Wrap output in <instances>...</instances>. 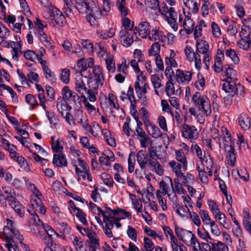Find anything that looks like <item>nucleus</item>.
Segmentation results:
<instances>
[{"instance_id": "nucleus-27", "label": "nucleus", "mask_w": 251, "mask_h": 251, "mask_svg": "<svg viewBox=\"0 0 251 251\" xmlns=\"http://www.w3.org/2000/svg\"><path fill=\"white\" fill-rule=\"evenodd\" d=\"M62 142V140L58 138L56 140V142H52L50 143L51 149L53 152H55V153L62 152L63 147L61 145Z\"/></svg>"}, {"instance_id": "nucleus-38", "label": "nucleus", "mask_w": 251, "mask_h": 251, "mask_svg": "<svg viewBox=\"0 0 251 251\" xmlns=\"http://www.w3.org/2000/svg\"><path fill=\"white\" fill-rule=\"evenodd\" d=\"M87 236L90 240L91 245H100L99 239L96 238V234L95 231H89L86 234Z\"/></svg>"}, {"instance_id": "nucleus-42", "label": "nucleus", "mask_w": 251, "mask_h": 251, "mask_svg": "<svg viewBox=\"0 0 251 251\" xmlns=\"http://www.w3.org/2000/svg\"><path fill=\"white\" fill-rule=\"evenodd\" d=\"M83 49H86L88 52H93L94 46L90 40L82 39L81 41Z\"/></svg>"}, {"instance_id": "nucleus-61", "label": "nucleus", "mask_w": 251, "mask_h": 251, "mask_svg": "<svg viewBox=\"0 0 251 251\" xmlns=\"http://www.w3.org/2000/svg\"><path fill=\"white\" fill-rule=\"evenodd\" d=\"M12 158L15 160L21 167L25 166L26 163V160L23 156L20 155L19 153L13 156Z\"/></svg>"}, {"instance_id": "nucleus-55", "label": "nucleus", "mask_w": 251, "mask_h": 251, "mask_svg": "<svg viewBox=\"0 0 251 251\" xmlns=\"http://www.w3.org/2000/svg\"><path fill=\"white\" fill-rule=\"evenodd\" d=\"M78 122L80 124L82 127L86 131L90 132L94 136H96L97 134H94V130L92 128L91 126L86 122H83L82 119H80Z\"/></svg>"}, {"instance_id": "nucleus-3", "label": "nucleus", "mask_w": 251, "mask_h": 251, "mask_svg": "<svg viewBox=\"0 0 251 251\" xmlns=\"http://www.w3.org/2000/svg\"><path fill=\"white\" fill-rule=\"evenodd\" d=\"M96 7V0H92L91 2L84 6V11L82 12L80 10H77L82 14H86V21L90 24L91 26L96 27L98 25L97 18L94 16V8Z\"/></svg>"}, {"instance_id": "nucleus-34", "label": "nucleus", "mask_w": 251, "mask_h": 251, "mask_svg": "<svg viewBox=\"0 0 251 251\" xmlns=\"http://www.w3.org/2000/svg\"><path fill=\"white\" fill-rule=\"evenodd\" d=\"M25 100L26 102L30 105V110H32L34 108V106L38 104L35 97L31 94L26 95L25 97Z\"/></svg>"}, {"instance_id": "nucleus-58", "label": "nucleus", "mask_w": 251, "mask_h": 251, "mask_svg": "<svg viewBox=\"0 0 251 251\" xmlns=\"http://www.w3.org/2000/svg\"><path fill=\"white\" fill-rule=\"evenodd\" d=\"M105 63L108 71L110 72L113 73L115 71V63L113 58H106L105 59Z\"/></svg>"}, {"instance_id": "nucleus-60", "label": "nucleus", "mask_w": 251, "mask_h": 251, "mask_svg": "<svg viewBox=\"0 0 251 251\" xmlns=\"http://www.w3.org/2000/svg\"><path fill=\"white\" fill-rule=\"evenodd\" d=\"M193 59L195 61V66L196 68L200 71L201 67V56L197 52H194Z\"/></svg>"}, {"instance_id": "nucleus-57", "label": "nucleus", "mask_w": 251, "mask_h": 251, "mask_svg": "<svg viewBox=\"0 0 251 251\" xmlns=\"http://www.w3.org/2000/svg\"><path fill=\"white\" fill-rule=\"evenodd\" d=\"M191 150L192 152L195 151V152L197 153L198 157L200 159L201 161H203L204 160L202 156V151L197 144L192 145V146L191 147Z\"/></svg>"}, {"instance_id": "nucleus-21", "label": "nucleus", "mask_w": 251, "mask_h": 251, "mask_svg": "<svg viewBox=\"0 0 251 251\" xmlns=\"http://www.w3.org/2000/svg\"><path fill=\"white\" fill-rule=\"evenodd\" d=\"M169 165L172 168L173 171L175 173L176 176L178 178L183 176L182 165L177 163L175 161H171L169 163Z\"/></svg>"}, {"instance_id": "nucleus-1", "label": "nucleus", "mask_w": 251, "mask_h": 251, "mask_svg": "<svg viewBox=\"0 0 251 251\" xmlns=\"http://www.w3.org/2000/svg\"><path fill=\"white\" fill-rule=\"evenodd\" d=\"M48 20L50 25L54 26V22L57 25L62 26L66 22V18L62 12L56 7L48 2Z\"/></svg>"}, {"instance_id": "nucleus-50", "label": "nucleus", "mask_w": 251, "mask_h": 251, "mask_svg": "<svg viewBox=\"0 0 251 251\" xmlns=\"http://www.w3.org/2000/svg\"><path fill=\"white\" fill-rule=\"evenodd\" d=\"M76 216L79 222L85 226L88 225V222L86 220V214L81 209L80 211L77 212Z\"/></svg>"}, {"instance_id": "nucleus-16", "label": "nucleus", "mask_w": 251, "mask_h": 251, "mask_svg": "<svg viewBox=\"0 0 251 251\" xmlns=\"http://www.w3.org/2000/svg\"><path fill=\"white\" fill-rule=\"evenodd\" d=\"M56 103L57 109L62 116L64 115V111H69L72 109V107L69 105L67 101L63 100L61 97L57 99Z\"/></svg>"}, {"instance_id": "nucleus-64", "label": "nucleus", "mask_w": 251, "mask_h": 251, "mask_svg": "<svg viewBox=\"0 0 251 251\" xmlns=\"http://www.w3.org/2000/svg\"><path fill=\"white\" fill-rule=\"evenodd\" d=\"M27 81H29L31 83L33 82H38L39 75H38L33 72H30L27 75Z\"/></svg>"}, {"instance_id": "nucleus-56", "label": "nucleus", "mask_w": 251, "mask_h": 251, "mask_svg": "<svg viewBox=\"0 0 251 251\" xmlns=\"http://www.w3.org/2000/svg\"><path fill=\"white\" fill-rule=\"evenodd\" d=\"M199 214L204 224L207 225L208 224V222L211 221L210 217L205 210L201 209L199 212Z\"/></svg>"}, {"instance_id": "nucleus-23", "label": "nucleus", "mask_w": 251, "mask_h": 251, "mask_svg": "<svg viewBox=\"0 0 251 251\" xmlns=\"http://www.w3.org/2000/svg\"><path fill=\"white\" fill-rule=\"evenodd\" d=\"M104 81V74H101L99 76H97L94 78L93 83L90 84V87L89 88H93L94 90L98 91L99 87L102 86L103 85Z\"/></svg>"}, {"instance_id": "nucleus-6", "label": "nucleus", "mask_w": 251, "mask_h": 251, "mask_svg": "<svg viewBox=\"0 0 251 251\" xmlns=\"http://www.w3.org/2000/svg\"><path fill=\"white\" fill-rule=\"evenodd\" d=\"M24 56L26 59L33 61L34 59L37 58L38 60L40 62L43 67L45 76L47 77V68H46L47 66L46 65L47 62L46 60H43L42 58L39 57V54H37L34 51L31 50H27L25 51Z\"/></svg>"}, {"instance_id": "nucleus-26", "label": "nucleus", "mask_w": 251, "mask_h": 251, "mask_svg": "<svg viewBox=\"0 0 251 251\" xmlns=\"http://www.w3.org/2000/svg\"><path fill=\"white\" fill-rule=\"evenodd\" d=\"M115 215L119 217H118V220L125 219L126 218L130 219L132 217L130 212L119 207L117 208V211H115Z\"/></svg>"}, {"instance_id": "nucleus-45", "label": "nucleus", "mask_w": 251, "mask_h": 251, "mask_svg": "<svg viewBox=\"0 0 251 251\" xmlns=\"http://www.w3.org/2000/svg\"><path fill=\"white\" fill-rule=\"evenodd\" d=\"M129 238L134 242L137 241V231L136 229L130 226H128L126 231Z\"/></svg>"}, {"instance_id": "nucleus-52", "label": "nucleus", "mask_w": 251, "mask_h": 251, "mask_svg": "<svg viewBox=\"0 0 251 251\" xmlns=\"http://www.w3.org/2000/svg\"><path fill=\"white\" fill-rule=\"evenodd\" d=\"M144 246L146 250H153L154 245L153 242L148 237H144Z\"/></svg>"}, {"instance_id": "nucleus-40", "label": "nucleus", "mask_w": 251, "mask_h": 251, "mask_svg": "<svg viewBox=\"0 0 251 251\" xmlns=\"http://www.w3.org/2000/svg\"><path fill=\"white\" fill-rule=\"evenodd\" d=\"M70 70L69 69L65 68L62 70V72L60 76V79L62 81L65 83L67 84L70 81Z\"/></svg>"}, {"instance_id": "nucleus-41", "label": "nucleus", "mask_w": 251, "mask_h": 251, "mask_svg": "<svg viewBox=\"0 0 251 251\" xmlns=\"http://www.w3.org/2000/svg\"><path fill=\"white\" fill-rule=\"evenodd\" d=\"M175 230L178 239L182 241L183 243L186 244L187 241L183 239L184 234L183 232L184 231H187V230L178 227L176 225L175 227ZM187 232L190 234H192V232L190 231H187Z\"/></svg>"}, {"instance_id": "nucleus-35", "label": "nucleus", "mask_w": 251, "mask_h": 251, "mask_svg": "<svg viewBox=\"0 0 251 251\" xmlns=\"http://www.w3.org/2000/svg\"><path fill=\"white\" fill-rule=\"evenodd\" d=\"M120 41L123 46L125 47H130L133 42V36L130 33L129 35L120 39Z\"/></svg>"}, {"instance_id": "nucleus-18", "label": "nucleus", "mask_w": 251, "mask_h": 251, "mask_svg": "<svg viewBox=\"0 0 251 251\" xmlns=\"http://www.w3.org/2000/svg\"><path fill=\"white\" fill-rule=\"evenodd\" d=\"M175 153L176 159L182 164V170L184 172H185L187 170L188 167L187 161L185 154L182 150H176Z\"/></svg>"}, {"instance_id": "nucleus-33", "label": "nucleus", "mask_w": 251, "mask_h": 251, "mask_svg": "<svg viewBox=\"0 0 251 251\" xmlns=\"http://www.w3.org/2000/svg\"><path fill=\"white\" fill-rule=\"evenodd\" d=\"M160 51V45L158 42L153 43L149 50V54L150 56H155L159 54Z\"/></svg>"}, {"instance_id": "nucleus-36", "label": "nucleus", "mask_w": 251, "mask_h": 251, "mask_svg": "<svg viewBox=\"0 0 251 251\" xmlns=\"http://www.w3.org/2000/svg\"><path fill=\"white\" fill-rule=\"evenodd\" d=\"M75 89L77 92L81 94V95H84V93L86 92V87L85 83L82 80H77L75 83Z\"/></svg>"}, {"instance_id": "nucleus-22", "label": "nucleus", "mask_w": 251, "mask_h": 251, "mask_svg": "<svg viewBox=\"0 0 251 251\" xmlns=\"http://www.w3.org/2000/svg\"><path fill=\"white\" fill-rule=\"evenodd\" d=\"M9 204L14 209L20 217H23L24 216L25 208L17 200L9 203Z\"/></svg>"}, {"instance_id": "nucleus-12", "label": "nucleus", "mask_w": 251, "mask_h": 251, "mask_svg": "<svg viewBox=\"0 0 251 251\" xmlns=\"http://www.w3.org/2000/svg\"><path fill=\"white\" fill-rule=\"evenodd\" d=\"M35 25L40 41L42 43L47 42L46 35L43 31V29L46 27V25H44L42 24L41 20L39 18H36V21L35 22Z\"/></svg>"}, {"instance_id": "nucleus-8", "label": "nucleus", "mask_w": 251, "mask_h": 251, "mask_svg": "<svg viewBox=\"0 0 251 251\" xmlns=\"http://www.w3.org/2000/svg\"><path fill=\"white\" fill-rule=\"evenodd\" d=\"M149 154L144 150L139 151L136 155L137 161L142 170H145L148 164Z\"/></svg>"}, {"instance_id": "nucleus-13", "label": "nucleus", "mask_w": 251, "mask_h": 251, "mask_svg": "<svg viewBox=\"0 0 251 251\" xmlns=\"http://www.w3.org/2000/svg\"><path fill=\"white\" fill-rule=\"evenodd\" d=\"M222 85V90L227 94L228 97H233L237 94V90L236 87V83L234 82V84H231L232 81H225Z\"/></svg>"}, {"instance_id": "nucleus-39", "label": "nucleus", "mask_w": 251, "mask_h": 251, "mask_svg": "<svg viewBox=\"0 0 251 251\" xmlns=\"http://www.w3.org/2000/svg\"><path fill=\"white\" fill-rule=\"evenodd\" d=\"M131 121V118L130 117L128 116L126 119V122H125L123 126V129L124 132L125 133V134L127 136H130V130H131V132L134 133V135H133V137H134V135H136L135 133V132L133 131H132V130L129 127V123Z\"/></svg>"}, {"instance_id": "nucleus-44", "label": "nucleus", "mask_w": 251, "mask_h": 251, "mask_svg": "<svg viewBox=\"0 0 251 251\" xmlns=\"http://www.w3.org/2000/svg\"><path fill=\"white\" fill-rule=\"evenodd\" d=\"M74 92H72L71 90L69 89V87L67 86H64L62 90V94L63 95L62 99L63 100H65L67 101L70 100L71 96L73 95Z\"/></svg>"}, {"instance_id": "nucleus-4", "label": "nucleus", "mask_w": 251, "mask_h": 251, "mask_svg": "<svg viewBox=\"0 0 251 251\" xmlns=\"http://www.w3.org/2000/svg\"><path fill=\"white\" fill-rule=\"evenodd\" d=\"M182 136L189 139H196L198 138L197 129L194 126H189L184 124L181 126Z\"/></svg>"}, {"instance_id": "nucleus-28", "label": "nucleus", "mask_w": 251, "mask_h": 251, "mask_svg": "<svg viewBox=\"0 0 251 251\" xmlns=\"http://www.w3.org/2000/svg\"><path fill=\"white\" fill-rule=\"evenodd\" d=\"M209 244H211L212 251H226L228 250V247L220 241L216 244L210 242Z\"/></svg>"}, {"instance_id": "nucleus-29", "label": "nucleus", "mask_w": 251, "mask_h": 251, "mask_svg": "<svg viewBox=\"0 0 251 251\" xmlns=\"http://www.w3.org/2000/svg\"><path fill=\"white\" fill-rule=\"evenodd\" d=\"M31 215V218L34 220V223L33 224H37L39 226H41L42 229L46 230V226L39 218V216L34 211L30 212L28 211Z\"/></svg>"}, {"instance_id": "nucleus-31", "label": "nucleus", "mask_w": 251, "mask_h": 251, "mask_svg": "<svg viewBox=\"0 0 251 251\" xmlns=\"http://www.w3.org/2000/svg\"><path fill=\"white\" fill-rule=\"evenodd\" d=\"M127 162L128 172L132 173L134 171L135 163L134 154L132 152H130L129 154Z\"/></svg>"}, {"instance_id": "nucleus-25", "label": "nucleus", "mask_w": 251, "mask_h": 251, "mask_svg": "<svg viewBox=\"0 0 251 251\" xmlns=\"http://www.w3.org/2000/svg\"><path fill=\"white\" fill-rule=\"evenodd\" d=\"M36 87L39 92L38 97L40 102V105L45 110H46V99L45 97L44 90L42 86L40 84H36Z\"/></svg>"}, {"instance_id": "nucleus-59", "label": "nucleus", "mask_w": 251, "mask_h": 251, "mask_svg": "<svg viewBox=\"0 0 251 251\" xmlns=\"http://www.w3.org/2000/svg\"><path fill=\"white\" fill-rule=\"evenodd\" d=\"M197 77L198 81L195 82V86L199 90L200 89L199 88L198 83H199L201 87H203L205 85V80L204 76L200 73H198Z\"/></svg>"}, {"instance_id": "nucleus-7", "label": "nucleus", "mask_w": 251, "mask_h": 251, "mask_svg": "<svg viewBox=\"0 0 251 251\" xmlns=\"http://www.w3.org/2000/svg\"><path fill=\"white\" fill-rule=\"evenodd\" d=\"M31 188L34 189L33 194L31 196V202L33 206L39 207L43 205L42 199L44 198L42 194L37 190L35 185H30Z\"/></svg>"}, {"instance_id": "nucleus-46", "label": "nucleus", "mask_w": 251, "mask_h": 251, "mask_svg": "<svg viewBox=\"0 0 251 251\" xmlns=\"http://www.w3.org/2000/svg\"><path fill=\"white\" fill-rule=\"evenodd\" d=\"M122 25L126 30H131L134 27V23L131 24V21L127 17L124 18L122 20Z\"/></svg>"}, {"instance_id": "nucleus-5", "label": "nucleus", "mask_w": 251, "mask_h": 251, "mask_svg": "<svg viewBox=\"0 0 251 251\" xmlns=\"http://www.w3.org/2000/svg\"><path fill=\"white\" fill-rule=\"evenodd\" d=\"M95 60L93 58H82L78 60L77 62V67L81 68L80 70L81 75H84V72L88 68H92L94 67Z\"/></svg>"}, {"instance_id": "nucleus-37", "label": "nucleus", "mask_w": 251, "mask_h": 251, "mask_svg": "<svg viewBox=\"0 0 251 251\" xmlns=\"http://www.w3.org/2000/svg\"><path fill=\"white\" fill-rule=\"evenodd\" d=\"M207 225H210L211 232L213 235L216 236H219L220 235L221 231L215 221H211L210 222H208Z\"/></svg>"}, {"instance_id": "nucleus-48", "label": "nucleus", "mask_w": 251, "mask_h": 251, "mask_svg": "<svg viewBox=\"0 0 251 251\" xmlns=\"http://www.w3.org/2000/svg\"><path fill=\"white\" fill-rule=\"evenodd\" d=\"M160 192L159 190H158L156 192V197L158 199L159 203L160 205L161 206L162 209L164 211H166L167 209V201L164 199V198L160 194Z\"/></svg>"}, {"instance_id": "nucleus-10", "label": "nucleus", "mask_w": 251, "mask_h": 251, "mask_svg": "<svg viewBox=\"0 0 251 251\" xmlns=\"http://www.w3.org/2000/svg\"><path fill=\"white\" fill-rule=\"evenodd\" d=\"M224 148L226 151H227V160L228 164L229 166L233 167L235 165L236 161V156L234 153V147L231 144H230V145L224 144Z\"/></svg>"}, {"instance_id": "nucleus-24", "label": "nucleus", "mask_w": 251, "mask_h": 251, "mask_svg": "<svg viewBox=\"0 0 251 251\" xmlns=\"http://www.w3.org/2000/svg\"><path fill=\"white\" fill-rule=\"evenodd\" d=\"M3 190L5 194H6V199L8 203L16 200V194L13 189L9 186L3 187Z\"/></svg>"}, {"instance_id": "nucleus-11", "label": "nucleus", "mask_w": 251, "mask_h": 251, "mask_svg": "<svg viewBox=\"0 0 251 251\" xmlns=\"http://www.w3.org/2000/svg\"><path fill=\"white\" fill-rule=\"evenodd\" d=\"M224 68L225 70L224 73L226 78L223 79V81H232L233 82H235V83L237 80V74L236 71L230 67V66L227 64L224 65Z\"/></svg>"}, {"instance_id": "nucleus-19", "label": "nucleus", "mask_w": 251, "mask_h": 251, "mask_svg": "<svg viewBox=\"0 0 251 251\" xmlns=\"http://www.w3.org/2000/svg\"><path fill=\"white\" fill-rule=\"evenodd\" d=\"M150 24L147 22H141L139 25V28L140 30L139 35L142 38H146L150 34Z\"/></svg>"}, {"instance_id": "nucleus-54", "label": "nucleus", "mask_w": 251, "mask_h": 251, "mask_svg": "<svg viewBox=\"0 0 251 251\" xmlns=\"http://www.w3.org/2000/svg\"><path fill=\"white\" fill-rule=\"evenodd\" d=\"M86 92H87L88 98L91 102H95L97 100V97L95 94V93L96 94L98 93V91L97 92V90H95L94 89L91 87L89 88Z\"/></svg>"}, {"instance_id": "nucleus-20", "label": "nucleus", "mask_w": 251, "mask_h": 251, "mask_svg": "<svg viewBox=\"0 0 251 251\" xmlns=\"http://www.w3.org/2000/svg\"><path fill=\"white\" fill-rule=\"evenodd\" d=\"M183 12H184V14L185 15V21H189L188 22V24H191V26H188L187 25V24H186V22L185 21L184 22V23H183V27L185 28V30L186 32V34H190L193 32V31L194 30V22L190 18V15H191V13L190 12H188L187 15H185V12L184 9H183Z\"/></svg>"}, {"instance_id": "nucleus-53", "label": "nucleus", "mask_w": 251, "mask_h": 251, "mask_svg": "<svg viewBox=\"0 0 251 251\" xmlns=\"http://www.w3.org/2000/svg\"><path fill=\"white\" fill-rule=\"evenodd\" d=\"M152 133L150 134L154 138H158L162 135V133L159 128L154 125L151 126Z\"/></svg>"}, {"instance_id": "nucleus-49", "label": "nucleus", "mask_w": 251, "mask_h": 251, "mask_svg": "<svg viewBox=\"0 0 251 251\" xmlns=\"http://www.w3.org/2000/svg\"><path fill=\"white\" fill-rule=\"evenodd\" d=\"M155 64L158 69L157 70V69H155V72H158L159 70L160 71H163L164 70V65L163 63V61L160 57V55L159 54H157V55H155Z\"/></svg>"}, {"instance_id": "nucleus-32", "label": "nucleus", "mask_w": 251, "mask_h": 251, "mask_svg": "<svg viewBox=\"0 0 251 251\" xmlns=\"http://www.w3.org/2000/svg\"><path fill=\"white\" fill-rule=\"evenodd\" d=\"M165 75L169 79V82L172 85L173 93H175V87L173 83V77L175 75V73L171 67H167L165 69Z\"/></svg>"}, {"instance_id": "nucleus-17", "label": "nucleus", "mask_w": 251, "mask_h": 251, "mask_svg": "<svg viewBox=\"0 0 251 251\" xmlns=\"http://www.w3.org/2000/svg\"><path fill=\"white\" fill-rule=\"evenodd\" d=\"M239 123L241 128L244 130L248 129L251 126V120L249 116L244 113H242L238 117Z\"/></svg>"}, {"instance_id": "nucleus-30", "label": "nucleus", "mask_w": 251, "mask_h": 251, "mask_svg": "<svg viewBox=\"0 0 251 251\" xmlns=\"http://www.w3.org/2000/svg\"><path fill=\"white\" fill-rule=\"evenodd\" d=\"M225 54L226 56L229 57L235 64H238L239 63V58L233 50L228 49L226 50Z\"/></svg>"}, {"instance_id": "nucleus-63", "label": "nucleus", "mask_w": 251, "mask_h": 251, "mask_svg": "<svg viewBox=\"0 0 251 251\" xmlns=\"http://www.w3.org/2000/svg\"><path fill=\"white\" fill-rule=\"evenodd\" d=\"M148 151L150 155V158L152 159H157L158 155L156 153V147L151 145L148 147Z\"/></svg>"}, {"instance_id": "nucleus-14", "label": "nucleus", "mask_w": 251, "mask_h": 251, "mask_svg": "<svg viewBox=\"0 0 251 251\" xmlns=\"http://www.w3.org/2000/svg\"><path fill=\"white\" fill-rule=\"evenodd\" d=\"M7 226H5L3 228V238L5 241H12V235L10 234V231L15 229L14 227V222L8 219H7Z\"/></svg>"}, {"instance_id": "nucleus-62", "label": "nucleus", "mask_w": 251, "mask_h": 251, "mask_svg": "<svg viewBox=\"0 0 251 251\" xmlns=\"http://www.w3.org/2000/svg\"><path fill=\"white\" fill-rule=\"evenodd\" d=\"M64 193L67 196L72 198L75 201H80L82 203H84L85 202L86 203H87V202L85 201V199L81 198L80 197H79V196H78L77 195H75V194H73L72 193L69 192V191L67 189H66V191H64Z\"/></svg>"}, {"instance_id": "nucleus-15", "label": "nucleus", "mask_w": 251, "mask_h": 251, "mask_svg": "<svg viewBox=\"0 0 251 251\" xmlns=\"http://www.w3.org/2000/svg\"><path fill=\"white\" fill-rule=\"evenodd\" d=\"M196 46V50L195 52H197V53H201L204 55L208 54L207 53L209 46L207 42L203 40H197Z\"/></svg>"}, {"instance_id": "nucleus-2", "label": "nucleus", "mask_w": 251, "mask_h": 251, "mask_svg": "<svg viewBox=\"0 0 251 251\" xmlns=\"http://www.w3.org/2000/svg\"><path fill=\"white\" fill-rule=\"evenodd\" d=\"M192 101L200 110H203L206 116L210 115L211 113V105L207 96L201 97L199 92H196L192 96Z\"/></svg>"}, {"instance_id": "nucleus-9", "label": "nucleus", "mask_w": 251, "mask_h": 251, "mask_svg": "<svg viewBox=\"0 0 251 251\" xmlns=\"http://www.w3.org/2000/svg\"><path fill=\"white\" fill-rule=\"evenodd\" d=\"M52 163L58 168L67 167L68 161L64 153H54L53 154Z\"/></svg>"}, {"instance_id": "nucleus-43", "label": "nucleus", "mask_w": 251, "mask_h": 251, "mask_svg": "<svg viewBox=\"0 0 251 251\" xmlns=\"http://www.w3.org/2000/svg\"><path fill=\"white\" fill-rule=\"evenodd\" d=\"M251 44V39H246L245 38H241V39L238 42L239 47L246 50L250 48Z\"/></svg>"}, {"instance_id": "nucleus-51", "label": "nucleus", "mask_w": 251, "mask_h": 251, "mask_svg": "<svg viewBox=\"0 0 251 251\" xmlns=\"http://www.w3.org/2000/svg\"><path fill=\"white\" fill-rule=\"evenodd\" d=\"M161 14L165 17V20L168 22L170 25L173 28L174 31H176L178 28V25L176 23V19L170 20L169 17L164 13H161Z\"/></svg>"}, {"instance_id": "nucleus-47", "label": "nucleus", "mask_w": 251, "mask_h": 251, "mask_svg": "<svg viewBox=\"0 0 251 251\" xmlns=\"http://www.w3.org/2000/svg\"><path fill=\"white\" fill-rule=\"evenodd\" d=\"M190 217L191 218L194 224L197 226H199L201 225V222L198 214L195 212H191L189 209H188Z\"/></svg>"}]
</instances>
